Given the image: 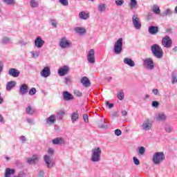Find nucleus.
Returning a JSON list of instances; mask_svg holds the SVG:
<instances>
[{"label":"nucleus","mask_w":177,"mask_h":177,"mask_svg":"<svg viewBox=\"0 0 177 177\" xmlns=\"http://www.w3.org/2000/svg\"><path fill=\"white\" fill-rule=\"evenodd\" d=\"M90 160L93 164H97L102 160V149L100 147H96L91 150Z\"/></svg>","instance_id":"1"},{"label":"nucleus","mask_w":177,"mask_h":177,"mask_svg":"<svg viewBox=\"0 0 177 177\" xmlns=\"http://www.w3.org/2000/svg\"><path fill=\"white\" fill-rule=\"evenodd\" d=\"M151 50L155 57L157 59H161L164 53H162V48L158 44H153L151 47Z\"/></svg>","instance_id":"2"},{"label":"nucleus","mask_w":177,"mask_h":177,"mask_svg":"<svg viewBox=\"0 0 177 177\" xmlns=\"http://www.w3.org/2000/svg\"><path fill=\"white\" fill-rule=\"evenodd\" d=\"M165 160V155L164 152H156L153 155L152 161L155 165H158L160 163L162 162V160Z\"/></svg>","instance_id":"3"},{"label":"nucleus","mask_w":177,"mask_h":177,"mask_svg":"<svg viewBox=\"0 0 177 177\" xmlns=\"http://www.w3.org/2000/svg\"><path fill=\"white\" fill-rule=\"evenodd\" d=\"M123 40L122 38H119L115 42L113 46V50L115 55H121L122 52V45H123Z\"/></svg>","instance_id":"4"},{"label":"nucleus","mask_w":177,"mask_h":177,"mask_svg":"<svg viewBox=\"0 0 177 177\" xmlns=\"http://www.w3.org/2000/svg\"><path fill=\"white\" fill-rule=\"evenodd\" d=\"M141 128L142 131H151L153 129V120L147 118L142 124Z\"/></svg>","instance_id":"5"},{"label":"nucleus","mask_w":177,"mask_h":177,"mask_svg":"<svg viewBox=\"0 0 177 177\" xmlns=\"http://www.w3.org/2000/svg\"><path fill=\"white\" fill-rule=\"evenodd\" d=\"M132 23L136 30H140L142 28V22L138 15H133L132 16Z\"/></svg>","instance_id":"6"},{"label":"nucleus","mask_w":177,"mask_h":177,"mask_svg":"<svg viewBox=\"0 0 177 177\" xmlns=\"http://www.w3.org/2000/svg\"><path fill=\"white\" fill-rule=\"evenodd\" d=\"M143 66L146 67L147 70H153L154 69V61L153 58H146L142 60Z\"/></svg>","instance_id":"7"},{"label":"nucleus","mask_w":177,"mask_h":177,"mask_svg":"<svg viewBox=\"0 0 177 177\" xmlns=\"http://www.w3.org/2000/svg\"><path fill=\"white\" fill-rule=\"evenodd\" d=\"M72 45L71 41L67 39L66 37L61 38L59 41V46L62 49H67Z\"/></svg>","instance_id":"8"},{"label":"nucleus","mask_w":177,"mask_h":177,"mask_svg":"<svg viewBox=\"0 0 177 177\" xmlns=\"http://www.w3.org/2000/svg\"><path fill=\"white\" fill-rule=\"evenodd\" d=\"M162 45L164 48L169 49L172 47V39L169 36L167 35L162 39Z\"/></svg>","instance_id":"9"},{"label":"nucleus","mask_w":177,"mask_h":177,"mask_svg":"<svg viewBox=\"0 0 177 177\" xmlns=\"http://www.w3.org/2000/svg\"><path fill=\"white\" fill-rule=\"evenodd\" d=\"M44 160L47 168H53V166L55 165V160H53L51 157L48 155H44Z\"/></svg>","instance_id":"10"},{"label":"nucleus","mask_w":177,"mask_h":177,"mask_svg":"<svg viewBox=\"0 0 177 177\" xmlns=\"http://www.w3.org/2000/svg\"><path fill=\"white\" fill-rule=\"evenodd\" d=\"M87 62L90 63L91 64H95V62H96L95 58V50L94 49H91L88 50L87 53Z\"/></svg>","instance_id":"11"},{"label":"nucleus","mask_w":177,"mask_h":177,"mask_svg":"<svg viewBox=\"0 0 177 177\" xmlns=\"http://www.w3.org/2000/svg\"><path fill=\"white\" fill-rule=\"evenodd\" d=\"M69 72H70V66H64L59 68L58 75H59V77H64V75L68 74Z\"/></svg>","instance_id":"12"},{"label":"nucleus","mask_w":177,"mask_h":177,"mask_svg":"<svg viewBox=\"0 0 177 177\" xmlns=\"http://www.w3.org/2000/svg\"><path fill=\"white\" fill-rule=\"evenodd\" d=\"M40 75L43 78H48L50 75V68L49 66H45L41 71Z\"/></svg>","instance_id":"13"},{"label":"nucleus","mask_w":177,"mask_h":177,"mask_svg":"<svg viewBox=\"0 0 177 177\" xmlns=\"http://www.w3.org/2000/svg\"><path fill=\"white\" fill-rule=\"evenodd\" d=\"M44 45H45V41H44L41 37H37L35 40V48L41 49Z\"/></svg>","instance_id":"14"},{"label":"nucleus","mask_w":177,"mask_h":177,"mask_svg":"<svg viewBox=\"0 0 177 177\" xmlns=\"http://www.w3.org/2000/svg\"><path fill=\"white\" fill-rule=\"evenodd\" d=\"M28 93V85L27 84H23L19 87V95L24 96Z\"/></svg>","instance_id":"15"},{"label":"nucleus","mask_w":177,"mask_h":177,"mask_svg":"<svg viewBox=\"0 0 177 177\" xmlns=\"http://www.w3.org/2000/svg\"><path fill=\"white\" fill-rule=\"evenodd\" d=\"M8 75H10V77H13V78H17V77L20 75V71L15 68H11L8 71Z\"/></svg>","instance_id":"16"},{"label":"nucleus","mask_w":177,"mask_h":177,"mask_svg":"<svg viewBox=\"0 0 177 177\" xmlns=\"http://www.w3.org/2000/svg\"><path fill=\"white\" fill-rule=\"evenodd\" d=\"M56 122V115H50L46 119V124L47 125H53Z\"/></svg>","instance_id":"17"},{"label":"nucleus","mask_w":177,"mask_h":177,"mask_svg":"<svg viewBox=\"0 0 177 177\" xmlns=\"http://www.w3.org/2000/svg\"><path fill=\"white\" fill-rule=\"evenodd\" d=\"M91 17L89 12H86L85 11H82L79 13V17L80 20H88Z\"/></svg>","instance_id":"18"},{"label":"nucleus","mask_w":177,"mask_h":177,"mask_svg":"<svg viewBox=\"0 0 177 177\" xmlns=\"http://www.w3.org/2000/svg\"><path fill=\"white\" fill-rule=\"evenodd\" d=\"M53 145H65L66 140L63 138H56L52 140Z\"/></svg>","instance_id":"19"},{"label":"nucleus","mask_w":177,"mask_h":177,"mask_svg":"<svg viewBox=\"0 0 177 177\" xmlns=\"http://www.w3.org/2000/svg\"><path fill=\"white\" fill-rule=\"evenodd\" d=\"M39 159V156H38V155H33L32 157L27 159V162L28 164H35Z\"/></svg>","instance_id":"20"},{"label":"nucleus","mask_w":177,"mask_h":177,"mask_svg":"<svg viewBox=\"0 0 177 177\" xmlns=\"http://www.w3.org/2000/svg\"><path fill=\"white\" fill-rule=\"evenodd\" d=\"M155 120L156 121H165V120H167V115L164 113H159L156 116Z\"/></svg>","instance_id":"21"},{"label":"nucleus","mask_w":177,"mask_h":177,"mask_svg":"<svg viewBox=\"0 0 177 177\" xmlns=\"http://www.w3.org/2000/svg\"><path fill=\"white\" fill-rule=\"evenodd\" d=\"M80 82L84 86H91V81H89V79H88V77L85 76L82 77V79L80 80Z\"/></svg>","instance_id":"22"},{"label":"nucleus","mask_w":177,"mask_h":177,"mask_svg":"<svg viewBox=\"0 0 177 177\" xmlns=\"http://www.w3.org/2000/svg\"><path fill=\"white\" fill-rule=\"evenodd\" d=\"M17 84V83L15 81L8 82L7 83L6 87V91H10L11 89H13V88H15V86H16Z\"/></svg>","instance_id":"23"},{"label":"nucleus","mask_w":177,"mask_h":177,"mask_svg":"<svg viewBox=\"0 0 177 177\" xmlns=\"http://www.w3.org/2000/svg\"><path fill=\"white\" fill-rule=\"evenodd\" d=\"M123 63H124V64H127V66H129V67H135V62L130 58H124Z\"/></svg>","instance_id":"24"},{"label":"nucleus","mask_w":177,"mask_h":177,"mask_svg":"<svg viewBox=\"0 0 177 177\" xmlns=\"http://www.w3.org/2000/svg\"><path fill=\"white\" fill-rule=\"evenodd\" d=\"M148 32L151 35H156L158 32V27L157 26H149L148 28Z\"/></svg>","instance_id":"25"},{"label":"nucleus","mask_w":177,"mask_h":177,"mask_svg":"<svg viewBox=\"0 0 177 177\" xmlns=\"http://www.w3.org/2000/svg\"><path fill=\"white\" fill-rule=\"evenodd\" d=\"M63 97L64 100H71L74 99V97L68 91H64L63 93Z\"/></svg>","instance_id":"26"},{"label":"nucleus","mask_w":177,"mask_h":177,"mask_svg":"<svg viewBox=\"0 0 177 177\" xmlns=\"http://www.w3.org/2000/svg\"><path fill=\"white\" fill-rule=\"evenodd\" d=\"M74 30L77 32V34H79V35H84V34L86 32V30L81 27H76L74 28Z\"/></svg>","instance_id":"27"},{"label":"nucleus","mask_w":177,"mask_h":177,"mask_svg":"<svg viewBox=\"0 0 177 177\" xmlns=\"http://www.w3.org/2000/svg\"><path fill=\"white\" fill-rule=\"evenodd\" d=\"M152 12L154 15H160L161 13V10L160 9V6L157 4H154L152 6Z\"/></svg>","instance_id":"28"},{"label":"nucleus","mask_w":177,"mask_h":177,"mask_svg":"<svg viewBox=\"0 0 177 177\" xmlns=\"http://www.w3.org/2000/svg\"><path fill=\"white\" fill-rule=\"evenodd\" d=\"M130 6V9H137L138 8V1L137 0H130V2L129 3Z\"/></svg>","instance_id":"29"},{"label":"nucleus","mask_w":177,"mask_h":177,"mask_svg":"<svg viewBox=\"0 0 177 177\" xmlns=\"http://www.w3.org/2000/svg\"><path fill=\"white\" fill-rule=\"evenodd\" d=\"M15 169L7 168L6 169L5 177H10L11 175L15 174Z\"/></svg>","instance_id":"30"},{"label":"nucleus","mask_w":177,"mask_h":177,"mask_svg":"<svg viewBox=\"0 0 177 177\" xmlns=\"http://www.w3.org/2000/svg\"><path fill=\"white\" fill-rule=\"evenodd\" d=\"M30 8H35L39 6V1L38 0H30Z\"/></svg>","instance_id":"31"},{"label":"nucleus","mask_w":177,"mask_h":177,"mask_svg":"<svg viewBox=\"0 0 177 177\" xmlns=\"http://www.w3.org/2000/svg\"><path fill=\"white\" fill-rule=\"evenodd\" d=\"M80 118V115L78 114V112H74L71 115V121L73 124L77 121Z\"/></svg>","instance_id":"32"},{"label":"nucleus","mask_w":177,"mask_h":177,"mask_svg":"<svg viewBox=\"0 0 177 177\" xmlns=\"http://www.w3.org/2000/svg\"><path fill=\"white\" fill-rule=\"evenodd\" d=\"M39 50H32L30 51L31 57L32 59H37V57H39L40 55Z\"/></svg>","instance_id":"33"},{"label":"nucleus","mask_w":177,"mask_h":177,"mask_svg":"<svg viewBox=\"0 0 177 177\" xmlns=\"http://www.w3.org/2000/svg\"><path fill=\"white\" fill-rule=\"evenodd\" d=\"M138 156H144L146 153V148L145 147H138L137 149Z\"/></svg>","instance_id":"34"},{"label":"nucleus","mask_w":177,"mask_h":177,"mask_svg":"<svg viewBox=\"0 0 177 177\" xmlns=\"http://www.w3.org/2000/svg\"><path fill=\"white\" fill-rule=\"evenodd\" d=\"M106 4L103 3V4H100L97 7V10L98 12H100L101 13H103L104 12H106Z\"/></svg>","instance_id":"35"},{"label":"nucleus","mask_w":177,"mask_h":177,"mask_svg":"<svg viewBox=\"0 0 177 177\" xmlns=\"http://www.w3.org/2000/svg\"><path fill=\"white\" fill-rule=\"evenodd\" d=\"M26 114H28L29 115H32V114H34L35 111L34 110V109L32 107L29 106L26 107Z\"/></svg>","instance_id":"36"},{"label":"nucleus","mask_w":177,"mask_h":177,"mask_svg":"<svg viewBox=\"0 0 177 177\" xmlns=\"http://www.w3.org/2000/svg\"><path fill=\"white\" fill-rule=\"evenodd\" d=\"M1 44L3 45H7V44H10V39L8 37H3L1 39Z\"/></svg>","instance_id":"37"},{"label":"nucleus","mask_w":177,"mask_h":177,"mask_svg":"<svg viewBox=\"0 0 177 177\" xmlns=\"http://www.w3.org/2000/svg\"><path fill=\"white\" fill-rule=\"evenodd\" d=\"M109 126H107V123L104 121V118H102L101 119V124H100V127L101 128H108Z\"/></svg>","instance_id":"38"},{"label":"nucleus","mask_w":177,"mask_h":177,"mask_svg":"<svg viewBox=\"0 0 177 177\" xmlns=\"http://www.w3.org/2000/svg\"><path fill=\"white\" fill-rule=\"evenodd\" d=\"M177 82V75L175 73L171 74V84H176Z\"/></svg>","instance_id":"39"},{"label":"nucleus","mask_w":177,"mask_h":177,"mask_svg":"<svg viewBox=\"0 0 177 177\" xmlns=\"http://www.w3.org/2000/svg\"><path fill=\"white\" fill-rule=\"evenodd\" d=\"M174 130V129H172V127L168 124H166L165 126V131H166V132H168L169 133H170V132H172V131Z\"/></svg>","instance_id":"40"},{"label":"nucleus","mask_w":177,"mask_h":177,"mask_svg":"<svg viewBox=\"0 0 177 177\" xmlns=\"http://www.w3.org/2000/svg\"><path fill=\"white\" fill-rule=\"evenodd\" d=\"M115 3L116 6H122V5L124 3V0H115Z\"/></svg>","instance_id":"41"},{"label":"nucleus","mask_w":177,"mask_h":177,"mask_svg":"<svg viewBox=\"0 0 177 177\" xmlns=\"http://www.w3.org/2000/svg\"><path fill=\"white\" fill-rule=\"evenodd\" d=\"M124 91H121L118 93V98L119 99V100H123L124 99Z\"/></svg>","instance_id":"42"},{"label":"nucleus","mask_w":177,"mask_h":177,"mask_svg":"<svg viewBox=\"0 0 177 177\" xmlns=\"http://www.w3.org/2000/svg\"><path fill=\"white\" fill-rule=\"evenodd\" d=\"M59 2L62 6H68V0H59Z\"/></svg>","instance_id":"43"},{"label":"nucleus","mask_w":177,"mask_h":177,"mask_svg":"<svg viewBox=\"0 0 177 177\" xmlns=\"http://www.w3.org/2000/svg\"><path fill=\"white\" fill-rule=\"evenodd\" d=\"M50 24L53 26V27H54V28H57V21H56V19H51Z\"/></svg>","instance_id":"44"},{"label":"nucleus","mask_w":177,"mask_h":177,"mask_svg":"<svg viewBox=\"0 0 177 177\" xmlns=\"http://www.w3.org/2000/svg\"><path fill=\"white\" fill-rule=\"evenodd\" d=\"M37 93V89L34 87H32L30 91H29V95L30 96H33V95H35Z\"/></svg>","instance_id":"45"},{"label":"nucleus","mask_w":177,"mask_h":177,"mask_svg":"<svg viewBox=\"0 0 177 177\" xmlns=\"http://www.w3.org/2000/svg\"><path fill=\"white\" fill-rule=\"evenodd\" d=\"M133 161L135 165H140V161L136 156L133 158Z\"/></svg>","instance_id":"46"},{"label":"nucleus","mask_w":177,"mask_h":177,"mask_svg":"<svg viewBox=\"0 0 177 177\" xmlns=\"http://www.w3.org/2000/svg\"><path fill=\"white\" fill-rule=\"evenodd\" d=\"M169 15H172V11H171L169 9H167L163 12V16H168Z\"/></svg>","instance_id":"47"},{"label":"nucleus","mask_w":177,"mask_h":177,"mask_svg":"<svg viewBox=\"0 0 177 177\" xmlns=\"http://www.w3.org/2000/svg\"><path fill=\"white\" fill-rule=\"evenodd\" d=\"M115 135L116 136H121V135H122V131H121L120 129H117L115 130Z\"/></svg>","instance_id":"48"},{"label":"nucleus","mask_w":177,"mask_h":177,"mask_svg":"<svg viewBox=\"0 0 177 177\" xmlns=\"http://www.w3.org/2000/svg\"><path fill=\"white\" fill-rule=\"evenodd\" d=\"M83 120H84V122H86V123L89 122V117L88 116V114L83 115Z\"/></svg>","instance_id":"49"},{"label":"nucleus","mask_w":177,"mask_h":177,"mask_svg":"<svg viewBox=\"0 0 177 177\" xmlns=\"http://www.w3.org/2000/svg\"><path fill=\"white\" fill-rule=\"evenodd\" d=\"M19 45H21V46H26V45H28V43H27V41H25L24 40L21 39L19 41Z\"/></svg>","instance_id":"50"},{"label":"nucleus","mask_w":177,"mask_h":177,"mask_svg":"<svg viewBox=\"0 0 177 177\" xmlns=\"http://www.w3.org/2000/svg\"><path fill=\"white\" fill-rule=\"evenodd\" d=\"M55 153V151L53 150V149L52 148H49L48 150V153L49 154L48 156L50 157H52V156H53V153Z\"/></svg>","instance_id":"51"},{"label":"nucleus","mask_w":177,"mask_h":177,"mask_svg":"<svg viewBox=\"0 0 177 177\" xmlns=\"http://www.w3.org/2000/svg\"><path fill=\"white\" fill-rule=\"evenodd\" d=\"M5 3H8V5H13L15 3V0H3Z\"/></svg>","instance_id":"52"},{"label":"nucleus","mask_w":177,"mask_h":177,"mask_svg":"<svg viewBox=\"0 0 177 177\" xmlns=\"http://www.w3.org/2000/svg\"><path fill=\"white\" fill-rule=\"evenodd\" d=\"M74 95H75V96L80 97V96H82V93H81V91H80L75 90Z\"/></svg>","instance_id":"53"},{"label":"nucleus","mask_w":177,"mask_h":177,"mask_svg":"<svg viewBox=\"0 0 177 177\" xmlns=\"http://www.w3.org/2000/svg\"><path fill=\"white\" fill-rule=\"evenodd\" d=\"M58 117H63V115H64V114H66V113L64 112V111H59L57 113Z\"/></svg>","instance_id":"54"},{"label":"nucleus","mask_w":177,"mask_h":177,"mask_svg":"<svg viewBox=\"0 0 177 177\" xmlns=\"http://www.w3.org/2000/svg\"><path fill=\"white\" fill-rule=\"evenodd\" d=\"M160 103L157 101L152 102V107H158Z\"/></svg>","instance_id":"55"},{"label":"nucleus","mask_w":177,"mask_h":177,"mask_svg":"<svg viewBox=\"0 0 177 177\" xmlns=\"http://www.w3.org/2000/svg\"><path fill=\"white\" fill-rule=\"evenodd\" d=\"M27 123L30 124L31 125H34V120L31 118L26 119Z\"/></svg>","instance_id":"56"},{"label":"nucleus","mask_w":177,"mask_h":177,"mask_svg":"<svg viewBox=\"0 0 177 177\" xmlns=\"http://www.w3.org/2000/svg\"><path fill=\"white\" fill-rule=\"evenodd\" d=\"M44 175L45 172L44 171V170H40L38 174V177H44Z\"/></svg>","instance_id":"57"},{"label":"nucleus","mask_w":177,"mask_h":177,"mask_svg":"<svg viewBox=\"0 0 177 177\" xmlns=\"http://www.w3.org/2000/svg\"><path fill=\"white\" fill-rule=\"evenodd\" d=\"M152 93H153V95H158V93H159L158 89H157V88H153V89L152 90Z\"/></svg>","instance_id":"58"},{"label":"nucleus","mask_w":177,"mask_h":177,"mask_svg":"<svg viewBox=\"0 0 177 177\" xmlns=\"http://www.w3.org/2000/svg\"><path fill=\"white\" fill-rule=\"evenodd\" d=\"M0 122L1 124H3L5 122V119L3 118V116L0 113Z\"/></svg>","instance_id":"59"},{"label":"nucleus","mask_w":177,"mask_h":177,"mask_svg":"<svg viewBox=\"0 0 177 177\" xmlns=\"http://www.w3.org/2000/svg\"><path fill=\"white\" fill-rule=\"evenodd\" d=\"M64 80H65L66 84H68V82H71V79H70V78L68 77H64Z\"/></svg>","instance_id":"60"},{"label":"nucleus","mask_w":177,"mask_h":177,"mask_svg":"<svg viewBox=\"0 0 177 177\" xmlns=\"http://www.w3.org/2000/svg\"><path fill=\"white\" fill-rule=\"evenodd\" d=\"M20 140H21L22 143H25L26 142V136H21L20 137Z\"/></svg>","instance_id":"61"},{"label":"nucleus","mask_w":177,"mask_h":177,"mask_svg":"<svg viewBox=\"0 0 177 177\" xmlns=\"http://www.w3.org/2000/svg\"><path fill=\"white\" fill-rule=\"evenodd\" d=\"M19 177H26V176H27V174H26V173L21 171L19 173Z\"/></svg>","instance_id":"62"},{"label":"nucleus","mask_w":177,"mask_h":177,"mask_svg":"<svg viewBox=\"0 0 177 177\" xmlns=\"http://www.w3.org/2000/svg\"><path fill=\"white\" fill-rule=\"evenodd\" d=\"M121 113H122V115L123 117H125L126 115H128V112H127V111H122Z\"/></svg>","instance_id":"63"},{"label":"nucleus","mask_w":177,"mask_h":177,"mask_svg":"<svg viewBox=\"0 0 177 177\" xmlns=\"http://www.w3.org/2000/svg\"><path fill=\"white\" fill-rule=\"evenodd\" d=\"M106 106H108L109 109H112V107H114L113 104H110L109 102H106Z\"/></svg>","instance_id":"64"}]
</instances>
